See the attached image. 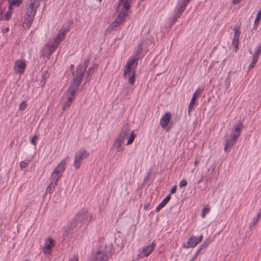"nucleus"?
Masks as SVG:
<instances>
[{
  "mask_svg": "<svg viewBox=\"0 0 261 261\" xmlns=\"http://www.w3.org/2000/svg\"><path fill=\"white\" fill-rule=\"evenodd\" d=\"M257 60H258V58L253 57L251 63H250V64L249 66V69H251L254 67Z\"/></svg>",
  "mask_w": 261,
  "mask_h": 261,
  "instance_id": "nucleus-30",
  "label": "nucleus"
},
{
  "mask_svg": "<svg viewBox=\"0 0 261 261\" xmlns=\"http://www.w3.org/2000/svg\"><path fill=\"white\" fill-rule=\"evenodd\" d=\"M243 126V124L240 121L233 125L230 137L225 140L224 150L225 152H227V149L233 146L237 142L241 133Z\"/></svg>",
  "mask_w": 261,
  "mask_h": 261,
  "instance_id": "nucleus-5",
  "label": "nucleus"
},
{
  "mask_svg": "<svg viewBox=\"0 0 261 261\" xmlns=\"http://www.w3.org/2000/svg\"><path fill=\"white\" fill-rule=\"evenodd\" d=\"M25 261H28L27 260H26Z\"/></svg>",
  "mask_w": 261,
  "mask_h": 261,
  "instance_id": "nucleus-46",
  "label": "nucleus"
},
{
  "mask_svg": "<svg viewBox=\"0 0 261 261\" xmlns=\"http://www.w3.org/2000/svg\"><path fill=\"white\" fill-rule=\"evenodd\" d=\"M22 0H11L9 4V9H12L13 8L18 7L22 3Z\"/></svg>",
  "mask_w": 261,
  "mask_h": 261,
  "instance_id": "nucleus-23",
  "label": "nucleus"
},
{
  "mask_svg": "<svg viewBox=\"0 0 261 261\" xmlns=\"http://www.w3.org/2000/svg\"><path fill=\"white\" fill-rule=\"evenodd\" d=\"M185 8H186V5H185L184 6H181L180 7L177 17H178L181 14V13L184 10Z\"/></svg>",
  "mask_w": 261,
  "mask_h": 261,
  "instance_id": "nucleus-39",
  "label": "nucleus"
},
{
  "mask_svg": "<svg viewBox=\"0 0 261 261\" xmlns=\"http://www.w3.org/2000/svg\"><path fill=\"white\" fill-rule=\"evenodd\" d=\"M231 3L233 5L238 4L240 3L241 0H231Z\"/></svg>",
  "mask_w": 261,
  "mask_h": 261,
  "instance_id": "nucleus-41",
  "label": "nucleus"
},
{
  "mask_svg": "<svg viewBox=\"0 0 261 261\" xmlns=\"http://www.w3.org/2000/svg\"><path fill=\"white\" fill-rule=\"evenodd\" d=\"M27 106V102L24 100L22 101L19 106V110L20 111H23L26 109Z\"/></svg>",
  "mask_w": 261,
  "mask_h": 261,
  "instance_id": "nucleus-31",
  "label": "nucleus"
},
{
  "mask_svg": "<svg viewBox=\"0 0 261 261\" xmlns=\"http://www.w3.org/2000/svg\"><path fill=\"white\" fill-rule=\"evenodd\" d=\"M190 1V0H187V1L188 2H189Z\"/></svg>",
  "mask_w": 261,
  "mask_h": 261,
  "instance_id": "nucleus-44",
  "label": "nucleus"
},
{
  "mask_svg": "<svg viewBox=\"0 0 261 261\" xmlns=\"http://www.w3.org/2000/svg\"><path fill=\"white\" fill-rule=\"evenodd\" d=\"M129 134V129L128 128L126 127L124 129H122L121 132L119 133V134L116 138H117L118 139L120 140L121 141L124 142L125 139L127 138V137L128 136Z\"/></svg>",
  "mask_w": 261,
  "mask_h": 261,
  "instance_id": "nucleus-18",
  "label": "nucleus"
},
{
  "mask_svg": "<svg viewBox=\"0 0 261 261\" xmlns=\"http://www.w3.org/2000/svg\"><path fill=\"white\" fill-rule=\"evenodd\" d=\"M203 239V235L201 234L198 237L192 236L190 237L186 243H184L182 246L184 248L188 249L189 248H194L200 243Z\"/></svg>",
  "mask_w": 261,
  "mask_h": 261,
  "instance_id": "nucleus-8",
  "label": "nucleus"
},
{
  "mask_svg": "<svg viewBox=\"0 0 261 261\" xmlns=\"http://www.w3.org/2000/svg\"><path fill=\"white\" fill-rule=\"evenodd\" d=\"M132 2L133 0H119V6L122 8V10L112 23L113 27H117L125 20Z\"/></svg>",
  "mask_w": 261,
  "mask_h": 261,
  "instance_id": "nucleus-4",
  "label": "nucleus"
},
{
  "mask_svg": "<svg viewBox=\"0 0 261 261\" xmlns=\"http://www.w3.org/2000/svg\"><path fill=\"white\" fill-rule=\"evenodd\" d=\"M31 10H29V9L28 8L25 14H26L27 15H31ZM32 11H33V10L32 9Z\"/></svg>",
  "mask_w": 261,
  "mask_h": 261,
  "instance_id": "nucleus-42",
  "label": "nucleus"
},
{
  "mask_svg": "<svg viewBox=\"0 0 261 261\" xmlns=\"http://www.w3.org/2000/svg\"><path fill=\"white\" fill-rule=\"evenodd\" d=\"M98 67V65L97 64L93 65L91 67H90L87 71V73L89 75H91L93 74L95 70H97Z\"/></svg>",
  "mask_w": 261,
  "mask_h": 261,
  "instance_id": "nucleus-29",
  "label": "nucleus"
},
{
  "mask_svg": "<svg viewBox=\"0 0 261 261\" xmlns=\"http://www.w3.org/2000/svg\"><path fill=\"white\" fill-rule=\"evenodd\" d=\"M200 92H201V90L200 88H198L197 89L195 92H194V93L193 94L192 97H194V98H195L196 99L197 96H198L199 95H200Z\"/></svg>",
  "mask_w": 261,
  "mask_h": 261,
  "instance_id": "nucleus-35",
  "label": "nucleus"
},
{
  "mask_svg": "<svg viewBox=\"0 0 261 261\" xmlns=\"http://www.w3.org/2000/svg\"><path fill=\"white\" fill-rule=\"evenodd\" d=\"M170 195H169L167 196L162 201V202L156 206L155 208V211L158 212L160 211L161 208L164 207L167 203L169 201L170 199Z\"/></svg>",
  "mask_w": 261,
  "mask_h": 261,
  "instance_id": "nucleus-20",
  "label": "nucleus"
},
{
  "mask_svg": "<svg viewBox=\"0 0 261 261\" xmlns=\"http://www.w3.org/2000/svg\"><path fill=\"white\" fill-rule=\"evenodd\" d=\"M199 162H200V160L199 159H195V161H194V165L195 167H197L198 166V165H199Z\"/></svg>",
  "mask_w": 261,
  "mask_h": 261,
  "instance_id": "nucleus-40",
  "label": "nucleus"
},
{
  "mask_svg": "<svg viewBox=\"0 0 261 261\" xmlns=\"http://www.w3.org/2000/svg\"><path fill=\"white\" fill-rule=\"evenodd\" d=\"M28 166V164H27L26 163H25L23 161H21L20 163V167L21 169H25V168H27Z\"/></svg>",
  "mask_w": 261,
  "mask_h": 261,
  "instance_id": "nucleus-36",
  "label": "nucleus"
},
{
  "mask_svg": "<svg viewBox=\"0 0 261 261\" xmlns=\"http://www.w3.org/2000/svg\"><path fill=\"white\" fill-rule=\"evenodd\" d=\"M113 146L116 149L117 152H121L124 150V142L116 138L113 143Z\"/></svg>",
  "mask_w": 261,
  "mask_h": 261,
  "instance_id": "nucleus-17",
  "label": "nucleus"
},
{
  "mask_svg": "<svg viewBox=\"0 0 261 261\" xmlns=\"http://www.w3.org/2000/svg\"><path fill=\"white\" fill-rule=\"evenodd\" d=\"M55 245V240L51 238H48L45 240L43 247V252L44 254H50L52 248Z\"/></svg>",
  "mask_w": 261,
  "mask_h": 261,
  "instance_id": "nucleus-10",
  "label": "nucleus"
},
{
  "mask_svg": "<svg viewBox=\"0 0 261 261\" xmlns=\"http://www.w3.org/2000/svg\"><path fill=\"white\" fill-rule=\"evenodd\" d=\"M12 9H9V7L8 8V11L5 14V19L6 20H9L10 19V18L11 17V15H12Z\"/></svg>",
  "mask_w": 261,
  "mask_h": 261,
  "instance_id": "nucleus-32",
  "label": "nucleus"
},
{
  "mask_svg": "<svg viewBox=\"0 0 261 261\" xmlns=\"http://www.w3.org/2000/svg\"><path fill=\"white\" fill-rule=\"evenodd\" d=\"M176 189H177V186L176 185L174 186L170 190V193L174 194L176 191Z\"/></svg>",
  "mask_w": 261,
  "mask_h": 261,
  "instance_id": "nucleus-38",
  "label": "nucleus"
},
{
  "mask_svg": "<svg viewBox=\"0 0 261 261\" xmlns=\"http://www.w3.org/2000/svg\"><path fill=\"white\" fill-rule=\"evenodd\" d=\"M27 66L26 62L24 59L17 60L15 62L13 69L16 74L21 75L23 73Z\"/></svg>",
  "mask_w": 261,
  "mask_h": 261,
  "instance_id": "nucleus-9",
  "label": "nucleus"
},
{
  "mask_svg": "<svg viewBox=\"0 0 261 261\" xmlns=\"http://www.w3.org/2000/svg\"><path fill=\"white\" fill-rule=\"evenodd\" d=\"M98 1H99V2H101V0H98Z\"/></svg>",
  "mask_w": 261,
  "mask_h": 261,
  "instance_id": "nucleus-45",
  "label": "nucleus"
},
{
  "mask_svg": "<svg viewBox=\"0 0 261 261\" xmlns=\"http://www.w3.org/2000/svg\"><path fill=\"white\" fill-rule=\"evenodd\" d=\"M138 65L137 59L131 58L127 62L124 69L123 75L125 77L128 78L129 84L133 86L135 83L136 77V70Z\"/></svg>",
  "mask_w": 261,
  "mask_h": 261,
  "instance_id": "nucleus-3",
  "label": "nucleus"
},
{
  "mask_svg": "<svg viewBox=\"0 0 261 261\" xmlns=\"http://www.w3.org/2000/svg\"><path fill=\"white\" fill-rule=\"evenodd\" d=\"M36 14V11H31V15H24L22 26L23 28H29L33 21Z\"/></svg>",
  "mask_w": 261,
  "mask_h": 261,
  "instance_id": "nucleus-14",
  "label": "nucleus"
},
{
  "mask_svg": "<svg viewBox=\"0 0 261 261\" xmlns=\"http://www.w3.org/2000/svg\"><path fill=\"white\" fill-rule=\"evenodd\" d=\"M171 115L170 113L169 112H166L163 115L162 117L161 118V119L160 121V124L161 126L162 127V128H165L167 126V125L171 119Z\"/></svg>",
  "mask_w": 261,
  "mask_h": 261,
  "instance_id": "nucleus-15",
  "label": "nucleus"
},
{
  "mask_svg": "<svg viewBox=\"0 0 261 261\" xmlns=\"http://www.w3.org/2000/svg\"><path fill=\"white\" fill-rule=\"evenodd\" d=\"M89 156V152L84 148L77 150L74 156L73 166L76 169H79L83 160L87 159Z\"/></svg>",
  "mask_w": 261,
  "mask_h": 261,
  "instance_id": "nucleus-6",
  "label": "nucleus"
},
{
  "mask_svg": "<svg viewBox=\"0 0 261 261\" xmlns=\"http://www.w3.org/2000/svg\"><path fill=\"white\" fill-rule=\"evenodd\" d=\"M136 137V135L135 133L134 130H132L131 132L129 131V134H128V136L127 137V143L126 145H130L132 144L135 139Z\"/></svg>",
  "mask_w": 261,
  "mask_h": 261,
  "instance_id": "nucleus-21",
  "label": "nucleus"
},
{
  "mask_svg": "<svg viewBox=\"0 0 261 261\" xmlns=\"http://www.w3.org/2000/svg\"><path fill=\"white\" fill-rule=\"evenodd\" d=\"M58 46L53 41H50L45 44L41 51L42 56L49 58L55 51Z\"/></svg>",
  "mask_w": 261,
  "mask_h": 261,
  "instance_id": "nucleus-7",
  "label": "nucleus"
},
{
  "mask_svg": "<svg viewBox=\"0 0 261 261\" xmlns=\"http://www.w3.org/2000/svg\"><path fill=\"white\" fill-rule=\"evenodd\" d=\"M68 30L66 28H61L58 34L51 40L58 46L60 45L62 41L65 38Z\"/></svg>",
  "mask_w": 261,
  "mask_h": 261,
  "instance_id": "nucleus-13",
  "label": "nucleus"
},
{
  "mask_svg": "<svg viewBox=\"0 0 261 261\" xmlns=\"http://www.w3.org/2000/svg\"><path fill=\"white\" fill-rule=\"evenodd\" d=\"M261 53V44H258L256 47L253 57L258 59V57Z\"/></svg>",
  "mask_w": 261,
  "mask_h": 261,
  "instance_id": "nucleus-26",
  "label": "nucleus"
},
{
  "mask_svg": "<svg viewBox=\"0 0 261 261\" xmlns=\"http://www.w3.org/2000/svg\"><path fill=\"white\" fill-rule=\"evenodd\" d=\"M67 159H63L55 168L51 173L50 182L46 189V193H52L65 171Z\"/></svg>",
  "mask_w": 261,
  "mask_h": 261,
  "instance_id": "nucleus-2",
  "label": "nucleus"
},
{
  "mask_svg": "<svg viewBox=\"0 0 261 261\" xmlns=\"http://www.w3.org/2000/svg\"><path fill=\"white\" fill-rule=\"evenodd\" d=\"M38 7V4L36 0H31L30 2L29 6L28 7L29 10H36V8Z\"/></svg>",
  "mask_w": 261,
  "mask_h": 261,
  "instance_id": "nucleus-24",
  "label": "nucleus"
},
{
  "mask_svg": "<svg viewBox=\"0 0 261 261\" xmlns=\"http://www.w3.org/2000/svg\"><path fill=\"white\" fill-rule=\"evenodd\" d=\"M155 246V244L154 242H152L151 244L145 246L138 255V257L142 258L148 256L154 250Z\"/></svg>",
  "mask_w": 261,
  "mask_h": 261,
  "instance_id": "nucleus-11",
  "label": "nucleus"
},
{
  "mask_svg": "<svg viewBox=\"0 0 261 261\" xmlns=\"http://www.w3.org/2000/svg\"><path fill=\"white\" fill-rule=\"evenodd\" d=\"M260 216V213L258 214L256 217L254 218L252 221L253 225L255 224L258 221Z\"/></svg>",
  "mask_w": 261,
  "mask_h": 261,
  "instance_id": "nucleus-37",
  "label": "nucleus"
},
{
  "mask_svg": "<svg viewBox=\"0 0 261 261\" xmlns=\"http://www.w3.org/2000/svg\"><path fill=\"white\" fill-rule=\"evenodd\" d=\"M79 217L83 222H88L93 220L92 215L86 212L79 215Z\"/></svg>",
  "mask_w": 261,
  "mask_h": 261,
  "instance_id": "nucleus-19",
  "label": "nucleus"
},
{
  "mask_svg": "<svg viewBox=\"0 0 261 261\" xmlns=\"http://www.w3.org/2000/svg\"><path fill=\"white\" fill-rule=\"evenodd\" d=\"M38 139V136L37 135H34L33 137L31 140V143L34 145H36V141Z\"/></svg>",
  "mask_w": 261,
  "mask_h": 261,
  "instance_id": "nucleus-33",
  "label": "nucleus"
},
{
  "mask_svg": "<svg viewBox=\"0 0 261 261\" xmlns=\"http://www.w3.org/2000/svg\"><path fill=\"white\" fill-rule=\"evenodd\" d=\"M74 261H78V258L77 257H74Z\"/></svg>",
  "mask_w": 261,
  "mask_h": 261,
  "instance_id": "nucleus-43",
  "label": "nucleus"
},
{
  "mask_svg": "<svg viewBox=\"0 0 261 261\" xmlns=\"http://www.w3.org/2000/svg\"><path fill=\"white\" fill-rule=\"evenodd\" d=\"M106 252L105 247H100L96 251L92 261H107L108 260V256Z\"/></svg>",
  "mask_w": 261,
  "mask_h": 261,
  "instance_id": "nucleus-12",
  "label": "nucleus"
},
{
  "mask_svg": "<svg viewBox=\"0 0 261 261\" xmlns=\"http://www.w3.org/2000/svg\"><path fill=\"white\" fill-rule=\"evenodd\" d=\"M234 33L232 41V46L234 47V50L237 51L239 46V41L240 38V32L238 29H234Z\"/></svg>",
  "mask_w": 261,
  "mask_h": 261,
  "instance_id": "nucleus-16",
  "label": "nucleus"
},
{
  "mask_svg": "<svg viewBox=\"0 0 261 261\" xmlns=\"http://www.w3.org/2000/svg\"><path fill=\"white\" fill-rule=\"evenodd\" d=\"M211 211V207L210 206L207 205L202 208L201 212V217L202 218H204L206 214H208Z\"/></svg>",
  "mask_w": 261,
  "mask_h": 261,
  "instance_id": "nucleus-25",
  "label": "nucleus"
},
{
  "mask_svg": "<svg viewBox=\"0 0 261 261\" xmlns=\"http://www.w3.org/2000/svg\"><path fill=\"white\" fill-rule=\"evenodd\" d=\"M208 244V243L204 242L200 246L199 248H198V250L196 252L194 256H193L192 258L189 260V261H194L195 259L197 258L198 257L200 252L201 250L207 246Z\"/></svg>",
  "mask_w": 261,
  "mask_h": 261,
  "instance_id": "nucleus-22",
  "label": "nucleus"
},
{
  "mask_svg": "<svg viewBox=\"0 0 261 261\" xmlns=\"http://www.w3.org/2000/svg\"><path fill=\"white\" fill-rule=\"evenodd\" d=\"M261 19V9L258 12L256 17L254 20V27L257 28L258 26V22Z\"/></svg>",
  "mask_w": 261,
  "mask_h": 261,
  "instance_id": "nucleus-28",
  "label": "nucleus"
},
{
  "mask_svg": "<svg viewBox=\"0 0 261 261\" xmlns=\"http://www.w3.org/2000/svg\"><path fill=\"white\" fill-rule=\"evenodd\" d=\"M187 184V182L185 179H182L180 180L179 186L180 187H185Z\"/></svg>",
  "mask_w": 261,
  "mask_h": 261,
  "instance_id": "nucleus-34",
  "label": "nucleus"
},
{
  "mask_svg": "<svg viewBox=\"0 0 261 261\" xmlns=\"http://www.w3.org/2000/svg\"><path fill=\"white\" fill-rule=\"evenodd\" d=\"M86 68L87 65L86 64L79 66L76 71L77 75L74 77L69 87L61 99L60 104L63 110L65 111L67 108H68L74 100L75 94L83 78Z\"/></svg>",
  "mask_w": 261,
  "mask_h": 261,
  "instance_id": "nucleus-1",
  "label": "nucleus"
},
{
  "mask_svg": "<svg viewBox=\"0 0 261 261\" xmlns=\"http://www.w3.org/2000/svg\"><path fill=\"white\" fill-rule=\"evenodd\" d=\"M196 99L195 98H194V97H192V99H191V101L190 102V103H189V107H188L189 114H190L191 110H192L193 107H194V106L196 102Z\"/></svg>",
  "mask_w": 261,
  "mask_h": 261,
  "instance_id": "nucleus-27",
  "label": "nucleus"
}]
</instances>
